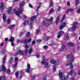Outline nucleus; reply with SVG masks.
<instances>
[{
	"label": "nucleus",
	"instance_id": "obj_1",
	"mask_svg": "<svg viewBox=\"0 0 80 80\" xmlns=\"http://www.w3.org/2000/svg\"><path fill=\"white\" fill-rule=\"evenodd\" d=\"M25 3L24 1L21 2H19V5L20 8L18 9V10L16 11V9H14L13 11L15 13L16 15H17L18 17H20V15L22 13V7L25 5Z\"/></svg>",
	"mask_w": 80,
	"mask_h": 80
},
{
	"label": "nucleus",
	"instance_id": "obj_2",
	"mask_svg": "<svg viewBox=\"0 0 80 80\" xmlns=\"http://www.w3.org/2000/svg\"><path fill=\"white\" fill-rule=\"evenodd\" d=\"M47 60L48 61V59H47L45 57H43L42 58V61L41 63L42 64H44L45 67L47 68L48 67V63L46 62Z\"/></svg>",
	"mask_w": 80,
	"mask_h": 80
},
{
	"label": "nucleus",
	"instance_id": "obj_3",
	"mask_svg": "<svg viewBox=\"0 0 80 80\" xmlns=\"http://www.w3.org/2000/svg\"><path fill=\"white\" fill-rule=\"evenodd\" d=\"M72 25L73 27L72 28L69 29V30L71 32H73V31L75 30V28H76L77 27V26L78 25V22H73Z\"/></svg>",
	"mask_w": 80,
	"mask_h": 80
},
{
	"label": "nucleus",
	"instance_id": "obj_4",
	"mask_svg": "<svg viewBox=\"0 0 80 80\" xmlns=\"http://www.w3.org/2000/svg\"><path fill=\"white\" fill-rule=\"evenodd\" d=\"M36 18V16H34L30 18V21L29 22V26L30 28H32L33 24V20Z\"/></svg>",
	"mask_w": 80,
	"mask_h": 80
},
{
	"label": "nucleus",
	"instance_id": "obj_5",
	"mask_svg": "<svg viewBox=\"0 0 80 80\" xmlns=\"http://www.w3.org/2000/svg\"><path fill=\"white\" fill-rule=\"evenodd\" d=\"M31 40V38L29 40H24V41H20V40H17V42H20L23 43H28Z\"/></svg>",
	"mask_w": 80,
	"mask_h": 80
},
{
	"label": "nucleus",
	"instance_id": "obj_6",
	"mask_svg": "<svg viewBox=\"0 0 80 80\" xmlns=\"http://www.w3.org/2000/svg\"><path fill=\"white\" fill-rule=\"evenodd\" d=\"M67 58H71V60H70V61H69L68 62H74V57L73 56L72 54H71L70 55L68 54L67 55Z\"/></svg>",
	"mask_w": 80,
	"mask_h": 80
},
{
	"label": "nucleus",
	"instance_id": "obj_7",
	"mask_svg": "<svg viewBox=\"0 0 80 80\" xmlns=\"http://www.w3.org/2000/svg\"><path fill=\"white\" fill-rule=\"evenodd\" d=\"M64 32L63 31H61L58 32V35L57 36L58 38H60L61 37L62 35L64 34Z\"/></svg>",
	"mask_w": 80,
	"mask_h": 80
},
{
	"label": "nucleus",
	"instance_id": "obj_8",
	"mask_svg": "<svg viewBox=\"0 0 80 80\" xmlns=\"http://www.w3.org/2000/svg\"><path fill=\"white\" fill-rule=\"evenodd\" d=\"M72 62H73L68 61L66 64V65H70V68L71 70H72V68H73V64L72 63Z\"/></svg>",
	"mask_w": 80,
	"mask_h": 80
},
{
	"label": "nucleus",
	"instance_id": "obj_9",
	"mask_svg": "<svg viewBox=\"0 0 80 80\" xmlns=\"http://www.w3.org/2000/svg\"><path fill=\"white\" fill-rule=\"evenodd\" d=\"M51 62L52 64H55V63H57V64H58L59 63V61L57 60V61H55V59H52L51 60Z\"/></svg>",
	"mask_w": 80,
	"mask_h": 80
},
{
	"label": "nucleus",
	"instance_id": "obj_10",
	"mask_svg": "<svg viewBox=\"0 0 80 80\" xmlns=\"http://www.w3.org/2000/svg\"><path fill=\"white\" fill-rule=\"evenodd\" d=\"M65 26H66V22H63L61 25L60 26L59 28L60 30H62L63 28L65 27Z\"/></svg>",
	"mask_w": 80,
	"mask_h": 80
},
{
	"label": "nucleus",
	"instance_id": "obj_11",
	"mask_svg": "<svg viewBox=\"0 0 80 80\" xmlns=\"http://www.w3.org/2000/svg\"><path fill=\"white\" fill-rule=\"evenodd\" d=\"M0 70L1 71H2V70L4 72H6V67H5V66L3 64L1 66L0 68Z\"/></svg>",
	"mask_w": 80,
	"mask_h": 80
},
{
	"label": "nucleus",
	"instance_id": "obj_12",
	"mask_svg": "<svg viewBox=\"0 0 80 80\" xmlns=\"http://www.w3.org/2000/svg\"><path fill=\"white\" fill-rule=\"evenodd\" d=\"M27 69L26 70V71L28 73H29L30 72V64H28L27 65Z\"/></svg>",
	"mask_w": 80,
	"mask_h": 80
},
{
	"label": "nucleus",
	"instance_id": "obj_13",
	"mask_svg": "<svg viewBox=\"0 0 80 80\" xmlns=\"http://www.w3.org/2000/svg\"><path fill=\"white\" fill-rule=\"evenodd\" d=\"M66 50H67V48H66V46L64 45H62V49H60V52L65 51Z\"/></svg>",
	"mask_w": 80,
	"mask_h": 80
},
{
	"label": "nucleus",
	"instance_id": "obj_14",
	"mask_svg": "<svg viewBox=\"0 0 80 80\" xmlns=\"http://www.w3.org/2000/svg\"><path fill=\"white\" fill-rule=\"evenodd\" d=\"M12 9V8H8V10L7 11L8 14H10V15H12V13H13V12L11 11Z\"/></svg>",
	"mask_w": 80,
	"mask_h": 80
},
{
	"label": "nucleus",
	"instance_id": "obj_15",
	"mask_svg": "<svg viewBox=\"0 0 80 80\" xmlns=\"http://www.w3.org/2000/svg\"><path fill=\"white\" fill-rule=\"evenodd\" d=\"M53 20V17H51L50 19H47L46 20L48 22H52Z\"/></svg>",
	"mask_w": 80,
	"mask_h": 80
},
{
	"label": "nucleus",
	"instance_id": "obj_16",
	"mask_svg": "<svg viewBox=\"0 0 80 80\" xmlns=\"http://www.w3.org/2000/svg\"><path fill=\"white\" fill-rule=\"evenodd\" d=\"M19 53H20L22 55H23L24 54V53L21 51V50H18L17 51V54H19Z\"/></svg>",
	"mask_w": 80,
	"mask_h": 80
},
{
	"label": "nucleus",
	"instance_id": "obj_17",
	"mask_svg": "<svg viewBox=\"0 0 80 80\" xmlns=\"http://www.w3.org/2000/svg\"><path fill=\"white\" fill-rule=\"evenodd\" d=\"M2 18L3 21L4 22H5V21H6V18H7V16H6V15H5V13L3 14L2 16Z\"/></svg>",
	"mask_w": 80,
	"mask_h": 80
},
{
	"label": "nucleus",
	"instance_id": "obj_18",
	"mask_svg": "<svg viewBox=\"0 0 80 80\" xmlns=\"http://www.w3.org/2000/svg\"><path fill=\"white\" fill-rule=\"evenodd\" d=\"M60 20V16H58L57 17V18L56 19V25H58V23H59V20Z\"/></svg>",
	"mask_w": 80,
	"mask_h": 80
},
{
	"label": "nucleus",
	"instance_id": "obj_19",
	"mask_svg": "<svg viewBox=\"0 0 80 80\" xmlns=\"http://www.w3.org/2000/svg\"><path fill=\"white\" fill-rule=\"evenodd\" d=\"M32 52H33V48H31L29 49L28 51V53L29 55H30Z\"/></svg>",
	"mask_w": 80,
	"mask_h": 80
},
{
	"label": "nucleus",
	"instance_id": "obj_20",
	"mask_svg": "<svg viewBox=\"0 0 80 80\" xmlns=\"http://www.w3.org/2000/svg\"><path fill=\"white\" fill-rule=\"evenodd\" d=\"M73 72H74V71L72 70L70 72L68 73V75H67V78H68V75H73Z\"/></svg>",
	"mask_w": 80,
	"mask_h": 80
},
{
	"label": "nucleus",
	"instance_id": "obj_21",
	"mask_svg": "<svg viewBox=\"0 0 80 80\" xmlns=\"http://www.w3.org/2000/svg\"><path fill=\"white\" fill-rule=\"evenodd\" d=\"M67 44L68 46H70V47H72V46H73V45H74L73 43H72L70 42H68Z\"/></svg>",
	"mask_w": 80,
	"mask_h": 80
},
{
	"label": "nucleus",
	"instance_id": "obj_22",
	"mask_svg": "<svg viewBox=\"0 0 80 80\" xmlns=\"http://www.w3.org/2000/svg\"><path fill=\"white\" fill-rule=\"evenodd\" d=\"M17 63H18V62H16L15 64L12 65V67L13 68H15L17 67Z\"/></svg>",
	"mask_w": 80,
	"mask_h": 80
},
{
	"label": "nucleus",
	"instance_id": "obj_23",
	"mask_svg": "<svg viewBox=\"0 0 80 80\" xmlns=\"http://www.w3.org/2000/svg\"><path fill=\"white\" fill-rule=\"evenodd\" d=\"M69 38V36L68 35V34H66L64 36V40H68Z\"/></svg>",
	"mask_w": 80,
	"mask_h": 80
},
{
	"label": "nucleus",
	"instance_id": "obj_24",
	"mask_svg": "<svg viewBox=\"0 0 80 80\" xmlns=\"http://www.w3.org/2000/svg\"><path fill=\"white\" fill-rule=\"evenodd\" d=\"M0 8L2 9L4 8V5H3V2H2L1 3Z\"/></svg>",
	"mask_w": 80,
	"mask_h": 80
},
{
	"label": "nucleus",
	"instance_id": "obj_25",
	"mask_svg": "<svg viewBox=\"0 0 80 80\" xmlns=\"http://www.w3.org/2000/svg\"><path fill=\"white\" fill-rule=\"evenodd\" d=\"M49 39H50V37L48 36L46 38H43L44 40H45V41H46V40H49Z\"/></svg>",
	"mask_w": 80,
	"mask_h": 80
},
{
	"label": "nucleus",
	"instance_id": "obj_26",
	"mask_svg": "<svg viewBox=\"0 0 80 80\" xmlns=\"http://www.w3.org/2000/svg\"><path fill=\"white\" fill-rule=\"evenodd\" d=\"M9 42H14V38H13V37H11L9 39Z\"/></svg>",
	"mask_w": 80,
	"mask_h": 80
},
{
	"label": "nucleus",
	"instance_id": "obj_27",
	"mask_svg": "<svg viewBox=\"0 0 80 80\" xmlns=\"http://www.w3.org/2000/svg\"><path fill=\"white\" fill-rule=\"evenodd\" d=\"M29 23V21H26L23 23V24L24 25H28Z\"/></svg>",
	"mask_w": 80,
	"mask_h": 80
},
{
	"label": "nucleus",
	"instance_id": "obj_28",
	"mask_svg": "<svg viewBox=\"0 0 80 80\" xmlns=\"http://www.w3.org/2000/svg\"><path fill=\"white\" fill-rule=\"evenodd\" d=\"M49 5L50 7H53V1H51L49 3Z\"/></svg>",
	"mask_w": 80,
	"mask_h": 80
},
{
	"label": "nucleus",
	"instance_id": "obj_29",
	"mask_svg": "<svg viewBox=\"0 0 80 80\" xmlns=\"http://www.w3.org/2000/svg\"><path fill=\"white\" fill-rule=\"evenodd\" d=\"M5 58H6V56H4L3 58L2 62L3 63H5Z\"/></svg>",
	"mask_w": 80,
	"mask_h": 80
},
{
	"label": "nucleus",
	"instance_id": "obj_30",
	"mask_svg": "<svg viewBox=\"0 0 80 80\" xmlns=\"http://www.w3.org/2000/svg\"><path fill=\"white\" fill-rule=\"evenodd\" d=\"M80 3V2L79 1V0H76L75 4L76 5H78V4H79Z\"/></svg>",
	"mask_w": 80,
	"mask_h": 80
},
{
	"label": "nucleus",
	"instance_id": "obj_31",
	"mask_svg": "<svg viewBox=\"0 0 80 80\" xmlns=\"http://www.w3.org/2000/svg\"><path fill=\"white\" fill-rule=\"evenodd\" d=\"M35 78V75H33L31 77V78L32 80H34Z\"/></svg>",
	"mask_w": 80,
	"mask_h": 80
},
{
	"label": "nucleus",
	"instance_id": "obj_32",
	"mask_svg": "<svg viewBox=\"0 0 80 80\" xmlns=\"http://www.w3.org/2000/svg\"><path fill=\"white\" fill-rule=\"evenodd\" d=\"M12 61H13V58H11L9 59V63H12Z\"/></svg>",
	"mask_w": 80,
	"mask_h": 80
},
{
	"label": "nucleus",
	"instance_id": "obj_33",
	"mask_svg": "<svg viewBox=\"0 0 80 80\" xmlns=\"http://www.w3.org/2000/svg\"><path fill=\"white\" fill-rule=\"evenodd\" d=\"M5 52V51H4V50H2L0 52V53L1 54H3V53H4V52Z\"/></svg>",
	"mask_w": 80,
	"mask_h": 80
},
{
	"label": "nucleus",
	"instance_id": "obj_34",
	"mask_svg": "<svg viewBox=\"0 0 80 80\" xmlns=\"http://www.w3.org/2000/svg\"><path fill=\"white\" fill-rule=\"evenodd\" d=\"M53 11H54V9H53V8H52L51 9H50L49 12V14H50L52 13V12H53Z\"/></svg>",
	"mask_w": 80,
	"mask_h": 80
},
{
	"label": "nucleus",
	"instance_id": "obj_35",
	"mask_svg": "<svg viewBox=\"0 0 80 80\" xmlns=\"http://www.w3.org/2000/svg\"><path fill=\"white\" fill-rule=\"evenodd\" d=\"M6 72L7 74H10V70L9 69H8L7 70Z\"/></svg>",
	"mask_w": 80,
	"mask_h": 80
},
{
	"label": "nucleus",
	"instance_id": "obj_36",
	"mask_svg": "<svg viewBox=\"0 0 80 80\" xmlns=\"http://www.w3.org/2000/svg\"><path fill=\"white\" fill-rule=\"evenodd\" d=\"M53 71L54 72L56 71V65H54L53 66Z\"/></svg>",
	"mask_w": 80,
	"mask_h": 80
},
{
	"label": "nucleus",
	"instance_id": "obj_37",
	"mask_svg": "<svg viewBox=\"0 0 80 80\" xmlns=\"http://www.w3.org/2000/svg\"><path fill=\"white\" fill-rule=\"evenodd\" d=\"M6 80L5 78V77H3L2 78V77H0V80Z\"/></svg>",
	"mask_w": 80,
	"mask_h": 80
},
{
	"label": "nucleus",
	"instance_id": "obj_38",
	"mask_svg": "<svg viewBox=\"0 0 80 80\" xmlns=\"http://www.w3.org/2000/svg\"><path fill=\"white\" fill-rule=\"evenodd\" d=\"M14 27H15V25L13 24L12 26H9V29H11V28H12Z\"/></svg>",
	"mask_w": 80,
	"mask_h": 80
},
{
	"label": "nucleus",
	"instance_id": "obj_39",
	"mask_svg": "<svg viewBox=\"0 0 80 80\" xmlns=\"http://www.w3.org/2000/svg\"><path fill=\"white\" fill-rule=\"evenodd\" d=\"M18 75H19L18 72H16L15 75L16 77H18Z\"/></svg>",
	"mask_w": 80,
	"mask_h": 80
},
{
	"label": "nucleus",
	"instance_id": "obj_40",
	"mask_svg": "<svg viewBox=\"0 0 80 80\" xmlns=\"http://www.w3.org/2000/svg\"><path fill=\"white\" fill-rule=\"evenodd\" d=\"M65 15H64L63 18L60 21V22H62V21H63V20H64V19L65 18Z\"/></svg>",
	"mask_w": 80,
	"mask_h": 80
},
{
	"label": "nucleus",
	"instance_id": "obj_41",
	"mask_svg": "<svg viewBox=\"0 0 80 80\" xmlns=\"http://www.w3.org/2000/svg\"><path fill=\"white\" fill-rule=\"evenodd\" d=\"M36 57L37 58H39L40 57V54L39 53H37Z\"/></svg>",
	"mask_w": 80,
	"mask_h": 80
},
{
	"label": "nucleus",
	"instance_id": "obj_42",
	"mask_svg": "<svg viewBox=\"0 0 80 80\" xmlns=\"http://www.w3.org/2000/svg\"><path fill=\"white\" fill-rule=\"evenodd\" d=\"M40 8V5H39V6L37 7V8L36 10V11H37V10H38L39 8Z\"/></svg>",
	"mask_w": 80,
	"mask_h": 80
},
{
	"label": "nucleus",
	"instance_id": "obj_43",
	"mask_svg": "<svg viewBox=\"0 0 80 80\" xmlns=\"http://www.w3.org/2000/svg\"><path fill=\"white\" fill-rule=\"evenodd\" d=\"M42 48H45V49H47L48 48V46L47 45H45Z\"/></svg>",
	"mask_w": 80,
	"mask_h": 80
},
{
	"label": "nucleus",
	"instance_id": "obj_44",
	"mask_svg": "<svg viewBox=\"0 0 80 80\" xmlns=\"http://www.w3.org/2000/svg\"><path fill=\"white\" fill-rule=\"evenodd\" d=\"M43 80H47V76H45L43 78Z\"/></svg>",
	"mask_w": 80,
	"mask_h": 80
},
{
	"label": "nucleus",
	"instance_id": "obj_45",
	"mask_svg": "<svg viewBox=\"0 0 80 80\" xmlns=\"http://www.w3.org/2000/svg\"><path fill=\"white\" fill-rule=\"evenodd\" d=\"M69 9V12H73V10H74V9L73 8H70Z\"/></svg>",
	"mask_w": 80,
	"mask_h": 80
},
{
	"label": "nucleus",
	"instance_id": "obj_46",
	"mask_svg": "<svg viewBox=\"0 0 80 80\" xmlns=\"http://www.w3.org/2000/svg\"><path fill=\"white\" fill-rule=\"evenodd\" d=\"M7 22L8 23H10V20L9 19H8Z\"/></svg>",
	"mask_w": 80,
	"mask_h": 80
},
{
	"label": "nucleus",
	"instance_id": "obj_47",
	"mask_svg": "<svg viewBox=\"0 0 80 80\" xmlns=\"http://www.w3.org/2000/svg\"><path fill=\"white\" fill-rule=\"evenodd\" d=\"M18 58H15L14 59V61H15V62H17V61H18Z\"/></svg>",
	"mask_w": 80,
	"mask_h": 80
},
{
	"label": "nucleus",
	"instance_id": "obj_48",
	"mask_svg": "<svg viewBox=\"0 0 80 80\" xmlns=\"http://www.w3.org/2000/svg\"><path fill=\"white\" fill-rule=\"evenodd\" d=\"M29 36H30V32H28L26 34V37H29Z\"/></svg>",
	"mask_w": 80,
	"mask_h": 80
},
{
	"label": "nucleus",
	"instance_id": "obj_49",
	"mask_svg": "<svg viewBox=\"0 0 80 80\" xmlns=\"http://www.w3.org/2000/svg\"><path fill=\"white\" fill-rule=\"evenodd\" d=\"M37 42H38L39 43H40V42H42V40L40 39H38V40H37Z\"/></svg>",
	"mask_w": 80,
	"mask_h": 80
},
{
	"label": "nucleus",
	"instance_id": "obj_50",
	"mask_svg": "<svg viewBox=\"0 0 80 80\" xmlns=\"http://www.w3.org/2000/svg\"><path fill=\"white\" fill-rule=\"evenodd\" d=\"M40 30L39 29H37L36 31V33H38L40 32Z\"/></svg>",
	"mask_w": 80,
	"mask_h": 80
},
{
	"label": "nucleus",
	"instance_id": "obj_51",
	"mask_svg": "<svg viewBox=\"0 0 80 80\" xmlns=\"http://www.w3.org/2000/svg\"><path fill=\"white\" fill-rule=\"evenodd\" d=\"M77 12L78 13H80V8L78 9V10L77 11Z\"/></svg>",
	"mask_w": 80,
	"mask_h": 80
},
{
	"label": "nucleus",
	"instance_id": "obj_52",
	"mask_svg": "<svg viewBox=\"0 0 80 80\" xmlns=\"http://www.w3.org/2000/svg\"><path fill=\"white\" fill-rule=\"evenodd\" d=\"M28 52V49H26L25 51V54H27V53Z\"/></svg>",
	"mask_w": 80,
	"mask_h": 80
},
{
	"label": "nucleus",
	"instance_id": "obj_53",
	"mask_svg": "<svg viewBox=\"0 0 80 80\" xmlns=\"http://www.w3.org/2000/svg\"><path fill=\"white\" fill-rule=\"evenodd\" d=\"M25 47L26 48H28V46L27 44H26L25 45Z\"/></svg>",
	"mask_w": 80,
	"mask_h": 80
},
{
	"label": "nucleus",
	"instance_id": "obj_54",
	"mask_svg": "<svg viewBox=\"0 0 80 80\" xmlns=\"http://www.w3.org/2000/svg\"><path fill=\"white\" fill-rule=\"evenodd\" d=\"M29 7H30L31 8H32L33 7V6L31 5L30 3L29 4Z\"/></svg>",
	"mask_w": 80,
	"mask_h": 80
},
{
	"label": "nucleus",
	"instance_id": "obj_55",
	"mask_svg": "<svg viewBox=\"0 0 80 80\" xmlns=\"http://www.w3.org/2000/svg\"><path fill=\"white\" fill-rule=\"evenodd\" d=\"M70 5V2H68L67 3V5H68V6H69Z\"/></svg>",
	"mask_w": 80,
	"mask_h": 80
},
{
	"label": "nucleus",
	"instance_id": "obj_56",
	"mask_svg": "<svg viewBox=\"0 0 80 80\" xmlns=\"http://www.w3.org/2000/svg\"><path fill=\"white\" fill-rule=\"evenodd\" d=\"M23 32H21L20 33L19 35L20 36H22V35H23Z\"/></svg>",
	"mask_w": 80,
	"mask_h": 80
},
{
	"label": "nucleus",
	"instance_id": "obj_57",
	"mask_svg": "<svg viewBox=\"0 0 80 80\" xmlns=\"http://www.w3.org/2000/svg\"><path fill=\"white\" fill-rule=\"evenodd\" d=\"M11 45L12 47L14 45V43H13V42H11Z\"/></svg>",
	"mask_w": 80,
	"mask_h": 80
},
{
	"label": "nucleus",
	"instance_id": "obj_58",
	"mask_svg": "<svg viewBox=\"0 0 80 80\" xmlns=\"http://www.w3.org/2000/svg\"><path fill=\"white\" fill-rule=\"evenodd\" d=\"M69 12H70V10L69 9H68V10H67L66 11V13H69Z\"/></svg>",
	"mask_w": 80,
	"mask_h": 80
},
{
	"label": "nucleus",
	"instance_id": "obj_59",
	"mask_svg": "<svg viewBox=\"0 0 80 80\" xmlns=\"http://www.w3.org/2000/svg\"><path fill=\"white\" fill-rule=\"evenodd\" d=\"M60 8H61V7H59L58 8V9L57 11H60Z\"/></svg>",
	"mask_w": 80,
	"mask_h": 80
},
{
	"label": "nucleus",
	"instance_id": "obj_60",
	"mask_svg": "<svg viewBox=\"0 0 80 80\" xmlns=\"http://www.w3.org/2000/svg\"><path fill=\"white\" fill-rule=\"evenodd\" d=\"M35 43V41H33L32 42V44H33V45H34Z\"/></svg>",
	"mask_w": 80,
	"mask_h": 80
},
{
	"label": "nucleus",
	"instance_id": "obj_61",
	"mask_svg": "<svg viewBox=\"0 0 80 80\" xmlns=\"http://www.w3.org/2000/svg\"><path fill=\"white\" fill-rule=\"evenodd\" d=\"M27 17L26 16V15L24 16V18H25V19H26V18H27Z\"/></svg>",
	"mask_w": 80,
	"mask_h": 80
},
{
	"label": "nucleus",
	"instance_id": "obj_62",
	"mask_svg": "<svg viewBox=\"0 0 80 80\" xmlns=\"http://www.w3.org/2000/svg\"><path fill=\"white\" fill-rule=\"evenodd\" d=\"M71 80H75V78L74 77H72L71 78Z\"/></svg>",
	"mask_w": 80,
	"mask_h": 80
},
{
	"label": "nucleus",
	"instance_id": "obj_63",
	"mask_svg": "<svg viewBox=\"0 0 80 80\" xmlns=\"http://www.w3.org/2000/svg\"><path fill=\"white\" fill-rule=\"evenodd\" d=\"M80 46H78V50H80Z\"/></svg>",
	"mask_w": 80,
	"mask_h": 80
},
{
	"label": "nucleus",
	"instance_id": "obj_64",
	"mask_svg": "<svg viewBox=\"0 0 80 80\" xmlns=\"http://www.w3.org/2000/svg\"><path fill=\"white\" fill-rule=\"evenodd\" d=\"M5 41H7V40H8V38H5Z\"/></svg>",
	"mask_w": 80,
	"mask_h": 80
}]
</instances>
